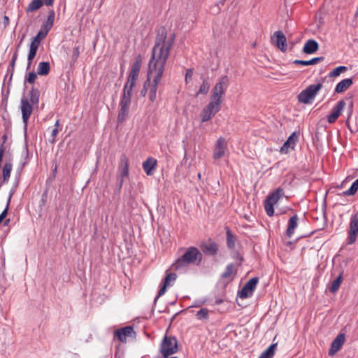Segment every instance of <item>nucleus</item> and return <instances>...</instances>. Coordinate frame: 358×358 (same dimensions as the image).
I'll use <instances>...</instances> for the list:
<instances>
[{
    "label": "nucleus",
    "mask_w": 358,
    "mask_h": 358,
    "mask_svg": "<svg viewBox=\"0 0 358 358\" xmlns=\"http://www.w3.org/2000/svg\"><path fill=\"white\" fill-rule=\"evenodd\" d=\"M157 36L154 47L152 48V57L149 63L165 65L167 61V56L165 57L164 50L166 46L167 29L164 26L159 27L157 30Z\"/></svg>",
    "instance_id": "f257e3e1"
},
{
    "label": "nucleus",
    "mask_w": 358,
    "mask_h": 358,
    "mask_svg": "<svg viewBox=\"0 0 358 358\" xmlns=\"http://www.w3.org/2000/svg\"><path fill=\"white\" fill-rule=\"evenodd\" d=\"M164 66L156 64V62L155 64L149 63L148 75L154 73L152 82L149 78L148 96L151 102H154L157 99V91L164 71Z\"/></svg>",
    "instance_id": "f03ea898"
},
{
    "label": "nucleus",
    "mask_w": 358,
    "mask_h": 358,
    "mask_svg": "<svg viewBox=\"0 0 358 358\" xmlns=\"http://www.w3.org/2000/svg\"><path fill=\"white\" fill-rule=\"evenodd\" d=\"M203 255L199 250L196 247L188 248L185 253L178 258L173 264L176 270H179L189 264L199 265L202 261Z\"/></svg>",
    "instance_id": "7ed1b4c3"
},
{
    "label": "nucleus",
    "mask_w": 358,
    "mask_h": 358,
    "mask_svg": "<svg viewBox=\"0 0 358 358\" xmlns=\"http://www.w3.org/2000/svg\"><path fill=\"white\" fill-rule=\"evenodd\" d=\"M322 84L317 83L316 85H310L307 87L305 90H302L298 96V101L304 104L311 103L313 100L315 99V96L318 93V92L322 89Z\"/></svg>",
    "instance_id": "20e7f679"
},
{
    "label": "nucleus",
    "mask_w": 358,
    "mask_h": 358,
    "mask_svg": "<svg viewBox=\"0 0 358 358\" xmlns=\"http://www.w3.org/2000/svg\"><path fill=\"white\" fill-rule=\"evenodd\" d=\"M284 194V190L281 187L277 188L275 191L270 193L264 201V208L266 214L271 217L274 214V205Z\"/></svg>",
    "instance_id": "39448f33"
},
{
    "label": "nucleus",
    "mask_w": 358,
    "mask_h": 358,
    "mask_svg": "<svg viewBox=\"0 0 358 358\" xmlns=\"http://www.w3.org/2000/svg\"><path fill=\"white\" fill-rule=\"evenodd\" d=\"M131 92L123 90L120 103V109L117 115V122L119 123L124 122L128 115L129 108L131 104Z\"/></svg>",
    "instance_id": "423d86ee"
},
{
    "label": "nucleus",
    "mask_w": 358,
    "mask_h": 358,
    "mask_svg": "<svg viewBox=\"0 0 358 358\" xmlns=\"http://www.w3.org/2000/svg\"><path fill=\"white\" fill-rule=\"evenodd\" d=\"M178 350V341L176 337L165 336L161 344L160 352L166 358L176 353Z\"/></svg>",
    "instance_id": "0eeeda50"
},
{
    "label": "nucleus",
    "mask_w": 358,
    "mask_h": 358,
    "mask_svg": "<svg viewBox=\"0 0 358 358\" xmlns=\"http://www.w3.org/2000/svg\"><path fill=\"white\" fill-rule=\"evenodd\" d=\"M229 80L227 76H224L220 80L216 83L213 88L212 99L219 100L222 101V96L224 94L225 91L229 85Z\"/></svg>",
    "instance_id": "6e6552de"
},
{
    "label": "nucleus",
    "mask_w": 358,
    "mask_h": 358,
    "mask_svg": "<svg viewBox=\"0 0 358 358\" xmlns=\"http://www.w3.org/2000/svg\"><path fill=\"white\" fill-rule=\"evenodd\" d=\"M259 278L255 277L250 279L238 292V296L241 299H246L251 296L256 289Z\"/></svg>",
    "instance_id": "1a4fd4ad"
},
{
    "label": "nucleus",
    "mask_w": 358,
    "mask_h": 358,
    "mask_svg": "<svg viewBox=\"0 0 358 358\" xmlns=\"http://www.w3.org/2000/svg\"><path fill=\"white\" fill-rule=\"evenodd\" d=\"M20 108H21V111H22V117L23 123L24 124V131H25V135H26L28 120L32 113L33 107L27 99L22 98L21 99Z\"/></svg>",
    "instance_id": "9d476101"
},
{
    "label": "nucleus",
    "mask_w": 358,
    "mask_h": 358,
    "mask_svg": "<svg viewBox=\"0 0 358 358\" xmlns=\"http://www.w3.org/2000/svg\"><path fill=\"white\" fill-rule=\"evenodd\" d=\"M200 248L201 250V252L203 253L205 255L215 256L217 255L219 245L212 239H208L207 241L201 244Z\"/></svg>",
    "instance_id": "9b49d317"
},
{
    "label": "nucleus",
    "mask_w": 358,
    "mask_h": 358,
    "mask_svg": "<svg viewBox=\"0 0 358 358\" xmlns=\"http://www.w3.org/2000/svg\"><path fill=\"white\" fill-rule=\"evenodd\" d=\"M272 43L282 52L287 50V38L281 31H276L271 37Z\"/></svg>",
    "instance_id": "f8f14e48"
},
{
    "label": "nucleus",
    "mask_w": 358,
    "mask_h": 358,
    "mask_svg": "<svg viewBox=\"0 0 358 358\" xmlns=\"http://www.w3.org/2000/svg\"><path fill=\"white\" fill-rule=\"evenodd\" d=\"M135 336L136 332L131 326H127L115 331V336L121 342H126L127 337H135Z\"/></svg>",
    "instance_id": "ddd939ff"
},
{
    "label": "nucleus",
    "mask_w": 358,
    "mask_h": 358,
    "mask_svg": "<svg viewBox=\"0 0 358 358\" xmlns=\"http://www.w3.org/2000/svg\"><path fill=\"white\" fill-rule=\"evenodd\" d=\"M227 150V141L224 138L220 137L215 144V148L213 152V158L215 159H219L222 158Z\"/></svg>",
    "instance_id": "4468645a"
},
{
    "label": "nucleus",
    "mask_w": 358,
    "mask_h": 358,
    "mask_svg": "<svg viewBox=\"0 0 358 358\" xmlns=\"http://www.w3.org/2000/svg\"><path fill=\"white\" fill-rule=\"evenodd\" d=\"M345 106L344 100H340L332 108L331 113L327 116V121L330 124L334 123L341 115L342 110Z\"/></svg>",
    "instance_id": "2eb2a0df"
},
{
    "label": "nucleus",
    "mask_w": 358,
    "mask_h": 358,
    "mask_svg": "<svg viewBox=\"0 0 358 358\" xmlns=\"http://www.w3.org/2000/svg\"><path fill=\"white\" fill-rule=\"evenodd\" d=\"M117 176L129 177V159L125 154H122L120 157Z\"/></svg>",
    "instance_id": "dca6fc26"
},
{
    "label": "nucleus",
    "mask_w": 358,
    "mask_h": 358,
    "mask_svg": "<svg viewBox=\"0 0 358 358\" xmlns=\"http://www.w3.org/2000/svg\"><path fill=\"white\" fill-rule=\"evenodd\" d=\"M345 343V334H339L332 341L329 350V355H334L343 346Z\"/></svg>",
    "instance_id": "f3484780"
},
{
    "label": "nucleus",
    "mask_w": 358,
    "mask_h": 358,
    "mask_svg": "<svg viewBox=\"0 0 358 358\" xmlns=\"http://www.w3.org/2000/svg\"><path fill=\"white\" fill-rule=\"evenodd\" d=\"M157 165V159L152 157H148L145 162H143L142 164L144 171L148 176L153 174V170L155 169Z\"/></svg>",
    "instance_id": "a211bd4d"
},
{
    "label": "nucleus",
    "mask_w": 358,
    "mask_h": 358,
    "mask_svg": "<svg viewBox=\"0 0 358 358\" xmlns=\"http://www.w3.org/2000/svg\"><path fill=\"white\" fill-rule=\"evenodd\" d=\"M319 49L318 43L314 39L308 40L303 48V52L306 54H313Z\"/></svg>",
    "instance_id": "6ab92c4d"
},
{
    "label": "nucleus",
    "mask_w": 358,
    "mask_h": 358,
    "mask_svg": "<svg viewBox=\"0 0 358 358\" xmlns=\"http://www.w3.org/2000/svg\"><path fill=\"white\" fill-rule=\"evenodd\" d=\"M298 220L299 217L297 215H293L289 220L287 229L286 230V235L288 238H291L293 236L294 230L298 226Z\"/></svg>",
    "instance_id": "aec40b11"
},
{
    "label": "nucleus",
    "mask_w": 358,
    "mask_h": 358,
    "mask_svg": "<svg viewBox=\"0 0 358 358\" xmlns=\"http://www.w3.org/2000/svg\"><path fill=\"white\" fill-rule=\"evenodd\" d=\"M353 83L352 78H345L339 82L334 90V93H342L347 90Z\"/></svg>",
    "instance_id": "412c9836"
},
{
    "label": "nucleus",
    "mask_w": 358,
    "mask_h": 358,
    "mask_svg": "<svg viewBox=\"0 0 358 358\" xmlns=\"http://www.w3.org/2000/svg\"><path fill=\"white\" fill-rule=\"evenodd\" d=\"M55 17V13L54 10H50L48 11V17L45 21H44L41 25V27L45 29L46 31H48L52 29L54 24V20Z\"/></svg>",
    "instance_id": "4be33fe9"
},
{
    "label": "nucleus",
    "mask_w": 358,
    "mask_h": 358,
    "mask_svg": "<svg viewBox=\"0 0 358 358\" xmlns=\"http://www.w3.org/2000/svg\"><path fill=\"white\" fill-rule=\"evenodd\" d=\"M225 230L227 236V246L229 250H233L235 248L237 237L232 233L229 227H225Z\"/></svg>",
    "instance_id": "5701e85b"
},
{
    "label": "nucleus",
    "mask_w": 358,
    "mask_h": 358,
    "mask_svg": "<svg viewBox=\"0 0 358 358\" xmlns=\"http://www.w3.org/2000/svg\"><path fill=\"white\" fill-rule=\"evenodd\" d=\"M221 102L222 101L219 100L212 99V101L203 108L215 115L221 109Z\"/></svg>",
    "instance_id": "b1692460"
},
{
    "label": "nucleus",
    "mask_w": 358,
    "mask_h": 358,
    "mask_svg": "<svg viewBox=\"0 0 358 358\" xmlns=\"http://www.w3.org/2000/svg\"><path fill=\"white\" fill-rule=\"evenodd\" d=\"M324 59V57H314L310 60H299L296 59L293 61V64L301 66H309V65H315L318 62H322Z\"/></svg>",
    "instance_id": "393cba45"
},
{
    "label": "nucleus",
    "mask_w": 358,
    "mask_h": 358,
    "mask_svg": "<svg viewBox=\"0 0 358 358\" xmlns=\"http://www.w3.org/2000/svg\"><path fill=\"white\" fill-rule=\"evenodd\" d=\"M13 169V164L10 162H6L3 168V180L1 182L2 183H6L9 180L10 173Z\"/></svg>",
    "instance_id": "a878e982"
},
{
    "label": "nucleus",
    "mask_w": 358,
    "mask_h": 358,
    "mask_svg": "<svg viewBox=\"0 0 358 358\" xmlns=\"http://www.w3.org/2000/svg\"><path fill=\"white\" fill-rule=\"evenodd\" d=\"M50 71V65L48 62H42L38 64L37 73L39 76H47Z\"/></svg>",
    "instance_id": "bb28decb"
},
{
    "label": "nucleus",
    "mask_w": 358,
    "mask_h": 358,
    "mask_svg": "<svg viewBox=\"0 0 358 358\" xmlns=\"http://www.w3.org/2000/svg\"><path fill=\"white\" fill-rule=\"evenodd\" d=\"M43 5V0H33L31 1L26 8V12L30 13L38 10Z\"/></svg>",
    "instance_id": "cd10ccee"
},
{
    "label": "nucleus",
    "mask_w": 358,
    "mask_h": 358,
    "mask_svg": "<svg viewBox=\"0 0 358 358\" xmlns=\"http://www.w3.org/2000/svg\"><path fill=\"white\" fill-rule=\"evenodd\" d=\"M40 91L38 89L32 87L29 92L30 102L33 105H38L39 102Z\"/></svg>",
    "instance_id": "c85d7f7f"
},
{
    "label": "nucleus",
    "mask_w": 358,
    "mask_h": 358,
    "mask_svg": "<svg viewBox=\"0 0 358 358\" xmlns=\"http://www.w3.org/2000/svg\"><path fill=\"white\" fill-rule=\"evenodd\" d=\"M343 271H341L338 276L333 281L331 287H329V291L331 293H336L338 290L343 280Z\"/></svg>",
    "instance_id": "c756f323"
},
{
    "label": "nucleus",
    "mask_w": 358,
    "mask_h": 358,
    "mask_svg": "<svg viewBox=\"0 0 358 358\" xmlns=\"http://www.w3.org/2000/svg\"><path fill=\"white\" fill-rule=\"evenodd\" d=\"M277 343L271 344L265 351H264L259 358H273Z\"/></svg>",
    "instance_id": "7c9ffc66"
},
{
    "label": "nucleus",
    "mask_w": 358,
    "mask_h": 358,
    "mask_svg": "<svg viewBox=\"0 0 358 358\" xmlns=\"http://www.w3.org/2000/svg\"><path fill=\"white\" fill-rule=\"evenodd\" d=\"M175 39H176V34H171L166 41V46H165L164 48L163 49L164 50H162V52L165 51V57L167 56V58L169 56L170 50L175 42Z\"/></svg>",
    "instance_id": "2f4dec72"
},
{
    "label": "nucleus",
    "mask_w": 358,
    "mask_h": 358,
    "mask_svg": "<svg viewBox=\"0 0 358 358\" xmlns=\"http://www.w3.org/2000/svg\"><path fill=\"white\" fill-rule=\"evenodd\" d=\"M17 56H18V52H17V50H15V52L13 55L12 59H11V61L10 62V64H9V66L8 67V69H7L8 73H10V79H9L10 81L12 80V77L13 76L15 66V62H16V60L17 59Z\"/></svg>",
    "instance_id": "473e14b6"
},
{
    "label": "nucleus",
    "mask_w": 358,
    "mask_h": 358,
    "mask_svg": "<svg viewBox=\"0 0 358 358\" xmlns=\"http://www.w3.org/2000/svg\"><path fill=\"white\" fill-rule=\"evenodd\" d=\"M357 189H358V178L352 182L350 187L348 190L343 192V194L344 196H352V195L355 194Z\"/></svg>",
    "instance_id": "72a5a7b5"
},
{
    "label": "nucleus",
    "mask_w": 358,
    "mask_h": 358,
    "mask_svg": "<svg viewBox=\"0 0 358 358\" xmlns=\"http://www.w3.org/2000/svg\"><path fill=\"white\" fill-rule=\"evenodd\" d=\"M136 78L128 76L127 81L124 86L123 90L131 92L134 87L136 85Z\"/></svg>",
    "instance_id": "f704fd0d"
},
{
    "label": "nucleus",
    "mask_w": 358,
    "mask_h": 358,
    "mask_svg": "<svg viewBox=\"0 0 358 358\" xmlns=\"http://www.w3.org/2000/svg\"><path fill=\"white\" fill-rule=\"evenodd\" d=\"M234 271H235V268H234V264H228L225 268V271L221 275L222 278H224V279L229 278L231 276V275Z\"/></svg>",
    "instance_id": "c9c22d12"
},
{
    "label": "nucleus",
    "mask_w": 358,
    "mask_h": 358,
    "mask_svg": "<svg viewBox=\"0 0 358 358\" xmlns=\"http://www.w3.org/2000/svg\"><path fill=\"white\" fill-rule=\"evenodd\" d=\"M210 87V84L208 82V80L207 79H204L203 80L201 85L200 86V89L197 94H207L209 91Z\"/></svg>",
    "instance_id": "e433bc0d"
},
{
    "label": "nucleus",
    "mask_w": 358,
    "mask_h": 358,
    "mask_svg": "<svg viewBox=\"0 0 358 358\" xmlns=\"http://www.w3.org/2000/svg\"><path fill=\"white\" fill-rule=\"evenodd\" d=\"M209 310L206 308H202L200 310H199L196 316L198 320H207L208 318Z\"/></svg>",
    "instance_id": "4c0bfd02"
},
{
    "label": "nucleus",
    "mask_w": 358,
    "mask_h": 358,
    "mask_svg": "<svg viewBox=\"0 0 358 358\" xmlns=\"http://www.w3.org/2000/svg\"><path fill=\"white\" fill-rule=\"evenodd\" d=\"M299 132L294 131L288 137L286 141H287L291 145V146L294 148L296 142L299 140Z\"/></svg>",
    "instance_id": "58836bf2"
},
{
    "label": "nucleus",
    "mask_w": 358,
    "mask_h": 358,
    "mask_svg": "<svg viewBox=\"0 0 358 358\" xmlns=\"http://www.w3.org/2000/svg\"><path fill=\"white\" fill-rule=\"evenodd\" d=\"M347 70V67L344 66H340L335 68L332 71L329 73V77H336L338 76L341 73Z\"/></svg>",
    "instance_id": "ea45409f"
},
{
    "label": "nucleus",
    "mask_w": 358,
    "mask_h": 358,
    "mask_svg": "<svg viewBox=\"0 0 358 358\" xmlns=\"http://www.w3.org/2000/svg\"><path fill=\"white\" fill-rule=\"evenodd\" d=\"M37 50L36 49H32L29 48V52L27 57V70H29L30 69V66L31 65V62L34 57L36 55Z\"/></svg>",
    "instance_id": "a19ab883"
},
{
    "label": "nucleus",
    "mask_w": 358,
    "mask_h": 358,
    "mask_svg": "<svg viewBox=\"0 0 358 358\" xmlns=\"http://www.w3.org/2000/svg\"><path fill=\"white\" fill-rule=\"evenodd\" d=\"M177 278V275L174 273H167L164 279L163 283L169 286L170 285V282L175 281Z\"/></svg>",
    "instance_id": "79ce46f5"
},
{
    "label": "nucleus",
    "mask_w": 358,
    "mask_h": 358,
    "mask_svg": "<svg viewBox=\"0 0 358 358\" xmlns=\"http://www.w3.org/2000/svg\"><path fill=\"white\" fill-rule=\"evenodd\" d=\"M214 115L210 112L203 108L201 113V122H205L210 120Z\"/></svg>",
    "instance_id": "37998d69"
},
{
    "label": "nucleus",
    "mask_w": 358,
    "mask_h": 358,
    "mask_svg": "<svg viewBox=\"0 0 358 358\" xmlns=\"http://www.w3.org/2000/svg\"><path fill=\"white\" fill-rule=\"evenodd\" d=\"M37 74L34 71L29 72L27 75V76L25 78L24 83L26 82L33 84L34 83L36 79L37 78Z\"/></svg>",
    "instance_id": "c03bdc74"
},
{
    "label": "nucleus",
    "mask_w": 358,
    "mask_h": 358,
    "mask_svg": "<svg viewBox=\"0 0 358 358\" xmlns=\"http://www.w3.org/2000/svg\"><path fill=\"white\" fill-rule=\"evenodd\" d=\"M142 63V57L139 55L136 57L135 62L133 64L131 69L140 71Z\"/></svg>",
    "instance_id": "a18cd8bd"
},
{
    "label": "nucleus",
    "mask_w": 358,
    "mask_h": 358,
    "mask_svg": "<svg viewBox=\"0 0 358 358\" xmlns=\"http://www.w3.org/2000/svg\"><path fill=\"white\" fill-rule=\"evenodd\" d=\"M48 34V31H46L45 29H43L42 27H41L40 31L38 32L36 36H34L33 38L35 40H38V41H41L42 39L45 38Z\"/></svg>",
    "instance_id": "49530a36"
},
{
    "label": "nucleus",
    "mask_w": 358,
    "mask_h": 358,
    "mask_svg": "<svg viewBox=\"0 0 358 358\" xmlns=\"http://www.w3.org/2000/svg\"><path fill=\"white\" fill-rule=\"evenodd\" d=\"M167 287L168 286L166 285L163 283L162 286L160 287V289L158 292L157 296L154 299V305L156 304L158 299L166 292Z\"/></svg>",
    "instance_id": "de8ad7c7"
},
{
    "label": "nucleus",
    "mask_w": 358,
    "mask_h": 358,
    "mask_svg": "<svg viewBox=\"0 0 358 358\" xmlns=\"http://www.w3.org/2000/svg\"><path fill=\"white\" fill-rule=\"evenodd\" d=\"M80 52L79 46L75 47L73 50V53H72V57H71L73 62H76V60L78 59V58L80 56Z\"/></svg>",
    "instance_id": "09e8293b"
},
{
    "label": "nucleus",
    "mask_w": 358,
    "mask_h": 358,
    "mask_svg": "<svg viewBox=\"0 0 358 358\" xmlns=\"http://www.w3.org/2000/svg\"><path fill=\"white\" fill-rule=\"evenodd\" d=\"M149 78L145 81L143 89L141 91V96L145 97L148 92Z\"/></svg>",
    "instance_id": "8fccbe9b"
},
{
    "label": "nucleus",
    "mask_w": 358,
    "mask_h": 358,
    "mask_svg": "<svg viewBox=\"0 0 358 358\" xmlns=\"http://www.w3.org/2000/svg\"><path fill=\"white\" fill-rule=\"evenodd\" d=\"M289 148L294 149V147L291 146V145L287 141H285L280 148V152L287 153L289 152Z\"/></svg>",
    "instance_id": "3c124183"
},
{
    "label": "nucleus",
    "mask_w": 358,
    "mask_h": 358,
    "mask_svg": "<svg viewBox=\"0 0 358 358\" xmlns=\"http://www.w3.org/2000/svg\"><path fill=\"white\" fill-rule=\"evenodd\" d=\"M10 203L7 202L5 209L0 214V224L3 222V220L8 215V211L9 209Z\"/></svg>",
    "instance_id": "603ef678"
},
{
    "label": "nucleus",
    "mask_w": 358,
    "mask_h": 358,
    "mask_svg": "<svg viewBox=\"0 0 358 358\" xmlns=\"http://www.w3.org/2000/svg\"><path fill=\"white\" fill-rule=\"evenodd\" d=\"M124 177H122V176H117V192H120L122 187V185H123V183H124Z\"/></svg>",
    "instance_id": "864d4df0"
},
{
    "label": "nucleus",
    "mask_w": 358,
    "mask_h": 358,
    "mask_svg": "<svg viewBox=\"0 0 358 358\" xmlns=\"http://www.w3.org/2000/svg\"><path fill=\"white\" fill-rule=\"evenodd\" d=\"M41 42L38 40H35L34 38L32 39L31 44H30V48L36 49V50H38V48L40 45Z\"/></svg>",
    "instance_id": "5fc2aeb1"
},
{
    "label": "nucleus",
    "mask_w": 358,
    "mask_h": 358,
    "mask_svg": "<svg viewBox=\"0 0 358 358\" xmlns=\"http://www.w3.org/2000/svg\"><path fill=\"white\" fill-rule=\"evenodd\" d=\"M193 75V71L192 69H189L187 70L186 74H185V82H188V79H191Z\"/></svg>",
    "instance_id": "6e6d98bb"
},
{
    "label": "nucleus",
    "mask_w": 358,
    "mask_h": 358,
    "mask_svg": "<svg viewBox=\"0 0 358 358\" xmlns=\"http://www.w3.org/2000/svg\"><path fill=\"white\" fill-rule=\"evenodd\" d=\"M139 72L137 70H134L132 69H131V71L129 72V76H131L132 78H138V74H139Z\"/></svg>",
    "instance_id": "4d7b16f0"
},
{
    "label": "nucleus",
    "mask_w": 358,
    "mask_h": 358,
    "mask_svg": "<svg viewBox=\"0 0 358 358\" xmlns=\"http://www.w3.org/2000/svg\"><path fill=\"white\" fill-rule=\"evenodd\" d=\"M58 132H59V130L57 128H55L53 129V130L51 132V136L53 138V139L52 140L51 143H54L55 142V138L57 136V135L58 134Z\"/></svg>",
    "instance_id": "13d9d810"
},
{
    "label": "nucleus",
    "mask_w": 358,
    "mask_h": 358,
    "mask_svg": "<svg viewBox=\"0 0 358 358\" xmlns=\"http://www.w3.org/2000/svg\"><path fill=\"white\" fill-rule=\"evenodd\" d=\"M15 189L14 187H12L11 189L10 190L8 198L7 199V202L8 203H10L12 196L15 194Z\"/></svg>",
    "instance_id": "bf43d9fd"
},
{
    "label": "nucleus",
    "mask_w": 358,
    "mask_h": 358,
    "mask_svg": "<svg viewBox=\"0 0 358 358\" xmlns=\"http://www.w3.org/2000/svg\"><path fill=\"white\" fill-rule=\"evenodd\" d=\"M235 257L240 260V262L238 263V266H241V262L244 260L243 256L239 252H237L236 253V257Z\"/></svg>",
    "instance_id": "052dcab7"
},
{
    "label": "nucleus",
    "mask_w": 358,
    "mask_h": 358,
    "mask_svg": "<svg viewBox=\"0 0 358 358\" xmlns=\"http://www.w3.org/2000/svg\"><path fill=\"white\" fill-rule=\"evenodd\" d=\"M43 4L46 5L47 6H52L54 3L55 0H43Z\"/></svg>",
    "instance_id": "680f3d73"
},
{
    "label": "nucleus",
    "mask_w": 358,
    "mask_h": 358,
    "mask_svg": "<svg viewBox=\"0 0 358 358\" xmlns=\"http://www.w3.org/2000/svg\"><path fill=\"white\" fill-rule=\"evenodd\" d=\"M224 301L223 299H217L215 301V303L217 304V305H220L221 303H222Z\"/></svg>",
    "instance_id": "e2e57ef3"
},
{
    "label": "nucleus",
    "mask_w": 358,
    "mask_h": 358,
    "mask_svg": "<svg viewBox=\"0 0 358 358\" xmlns=\"http://www.w3.org/2000/svg\"><path fill=\"white\" fill-rule=\"evenodd\" d=\"M57 173V166H55L54 169L52 170V176L55 178Z\"/></svg>",
    "instance_id": "0e129e2a"
},
{
    "label": "nucleus",
    "mask_w": 358,
    "mask_h": 358,
    "mask_svg": "<svg viewBox=\"0 0 358 358\" xmlns=\"http://www.w3.org/2000/svg\"><path fill=\"white\" fill-rule=\"evenodd\" d=\"M18 184H19V180H17L15 182V183H14V185H13V187H14L15 189H16V188H17V187L18 186Z\"/></svg>",
    "instance_id": "69168bd1"
},
{
    "label": "nucleus",
    "mask_w": 358,
    "mask_h": 358,
    "mask_svg": "<svg viewBox=\"0 0 358 358\" xmlns=\"http://www.w3.org/2000/svg\"><path fill=\"white\" fill-rule=\"evenodd\" d=\"M59 126V120H57L55 124V128H57Z\"/></svg>",
    "instance_id": "338daca9"
},
{
    "label": "nucleus",
    "mask_w": 358,
    "mask_h": 358,
    "mask_svg": "<svg viewBox=\"0 0 358 358\" xmlns=\"http://www.w3.org/2000/svg\"><path fill=\"white\" fill-rule=\"evenodd\" d=\"M8 21H9L8 17V16H4V22H5V24L8 23Z\"/></svg>",
    "instance_id": "774afa93"
}]
</instances>
